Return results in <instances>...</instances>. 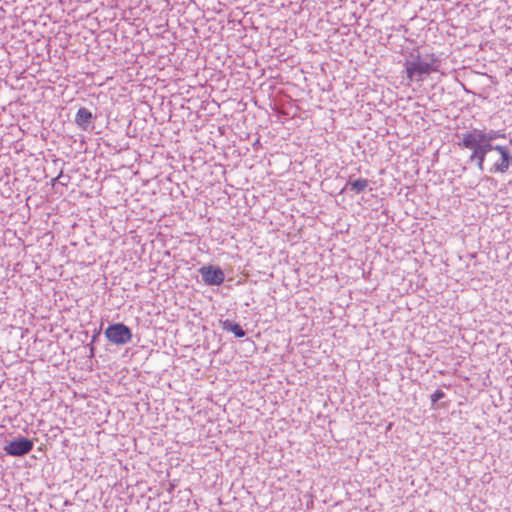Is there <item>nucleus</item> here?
Masks as SVG:
<instances>
[{
  "instance_id": "1",
  "label": "nucleus",
  "mask_w": 512,
  "mask_h": 512,
  "mask_svg": "<svg viewBox=\"0 0 512 512\" xmlns=\"http://www.w3.org/2000/svg\"><path fill=\"white\" fill-rule=\"evenodd\" d=\"M458 146L464 149L472 150L469 161L476 162L480 171L484 170L486 156L491 151H496L501 145H494L491 141L482 137L473 129L462 133L459 136Z\"/></svg>"
},
{
  "instance_id": "2",
  "label": "nucleus",
  "mask_w": 512,
  "mask_h": 512,
  "mask_svg": "<svg viewBox=\"0 0 512 512\" xmlns=\"http://www.w3.org/2000/svg\"><path fill=\"white\" fill-rule=\"evenodd\" d=\"M412 60H408L405 62L404 67L406 71V75L409 81H422L425 75H429L433 73L431 67L422 60V56L418 53L416 55H411Z\"/></svg>"
},
{
  "instance_id": "3",
  "label": "nucleus",
  "mask_w": 512,
  "mask_h": 512,
  "mask_svg": "<svg viewBox=\"0 0 512 512\" xmlns=\"http://www.w3.org/2000/svg\"><path fill=\"white\" fill-rule=\"evenodd\" d=\"M107 340L118 346H123L131 342L132 331L124 323H114L109 325L104 331Z\"/></svg>"
},
{
  "instance_id": "4",
  "label": "nucleus",
  "mask_w": 512,
  "mask_h": 512,
  "mask_svg": "<svg viewBox=\"0 0 512 512\" xmlns=\"http://www.w3.org/2000/svg\"><path fill=\"white\" fill-rule=\"evenodd\" d=\"M203 282L210 286H219L225 280V274L220 267L207 265L199 269Z\"/></svg>"
},
{
  "instance_id": "5",
  "label": "nucleus",
  "mask_w": 512,
  "mask_h": 512,
  "mask_svg": "<svg viewBox=\"0 0 512 512\" xmlns=\"http://www.w3.org/2000/svg\"><path fill=\"white\" fill-rule=\"evenodd\" d=\"M33 441L25 437H19L4 446L6 454L11 456H23L29 453L33 448Z\"/></svg>"
},
{
  "instance_id": "6",
  "label": "nucleus",
  "mask_w": 512,
  "mask_h": 512,
  "mask_svg": "<svg viewBox=\"0 0 512 512\" xmlns=\"http://www.w3.org/2000/svg\"><path fill=\"white\" fill-rule=\"evenodd\" d=\"M496 152L500 154V159L496 161L490 168L492 173H506L510 166H512V154L507 146L501 145L496 148Z\"/></svg>"
},
{
  "instance_id": "7",
  "label": "nucleus",
  "mask_w": 512,
  "mask_h": 512,
  "mask_svg": "<svg viewBox=\"0 0 512 512\" xmlns=\"http://www.w3.org/2000/svg\"><path fill=\"white\" fill-rule=\"evenodd\" d=\"M92 113L85 107H81L78 109L75 115V123L83 130H86L92 120Z\"/></svg>"
},
{
  "instance_id": "8",
  "label": "nucleus",
  "mask_w": 512,
  "mask_h": 512,
  "mask_svg": "<svg viewBox=\"0 0 512 512\" xmlns=\"http://www.w3.org/2000/svg\"><path fill=\"white\" fill-rule=\"evenodd\" d=\"M430 402L432 408L440 409L445 407L449 402V398L442 389H437L430 395Z\"/></svg>"
},
{
  "instance_id": "9",
  "label": "nucleus",
  "mask_w": 512,
  "mask_h": 512,
  "mask_svg": "<svg viewBox=\"0 0 512 512\" xmlns=\"http://www.w3.org/2000/svg\"><path fill=\"white\" fill-rule=\"evenodd\" d=\"M221 326H222L223 330L233 333L234 336L237 338H242L246 335V332L243 330V328L239 324H237L229 319L221 321Z\"/></svg>"
},
{
  "instance_id": "10",
  "label": "nucleus",
  "mask_w": 512,
  "mask_h": 512,
  "mask_svg": "<svg viewBox=\"0 0 512 512\" xmlns=\"http://www.w3.org/2000/svg\"><path fill=\"white\" fill-rule=\"evenodd\" d=\"M369 181L364 178H359L354 181L349 180L344 189H350L355 194L362 193L368 187Z\"/></svg>"
},
{
  "instance_id": "11",
  "label": "nucleus",
  "mask_w": 512,
  "mask_h": 512,
  "mask_svg": "<svg viewBox=\"0 0 512 512\" xmlns=\"http://www.w3.org/2000/svg\"><path fill=\"white\" fill-rule=\"evenodd\" d=\"M473 130L478 132V134H480L485 139L491 141V143H493V141L496 139L505 138V133L503 130L491 129L489 131H486V130H482V129H478V128H473Z\"/></svg>"
},
{
  "instance_id": "12",
  "label": "nucleus",
  "mask_w": 512,
  "mask_h": 512,
  "mask_svg": "<svg viewBox=\"0 0 512 512\" xmlns=\"http://www.w3.org/2000/svg\"><path fill=\"white\" fill-rule=\"evenodd\" d=\"M422 60L427 62L433 72H438L441 65V59L434 53L426 54L422 56Z\"/></svg>"
},
{
  "instance_id": "13",
  "label": "nucleus",
  "mask_w": 512,
  "mask_h": 512,
  "mask_svg": "<svg viewBox=\"0 0 512 512\" xmlns=\"http://www.w3.org/2000/svg\"><path fill=\"white\" fill-rule=\"evenodd\" d=\"M61 179L68 180L69 177L68 176H64L63 173L60 172V174L56 178L52 179V185L54 186L56 183L61 182Z\"/></svg>"
},
{
  "instance_id": "14",
  "label": "nucleus",
  "mask_w": 512,
  "mask_h": 512,
  "mask_svg": "<svg viewBox=\"0 0 512 512\" xmlns=\"http://www.w3.org/2000/svg\"><path fill=\"white\" fill-rule=\"evenodd\" d=\"M59 183H60V184H62V185H66V184H67V181H66V182H64V179H61V182H59Z\"/></svg>"
}]
</instances>
